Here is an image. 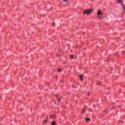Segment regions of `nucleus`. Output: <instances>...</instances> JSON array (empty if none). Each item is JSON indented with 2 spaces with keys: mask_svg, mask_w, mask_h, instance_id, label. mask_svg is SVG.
Listing matches in <instances>:
<instances>
[{
  "mask_svg": "<svg viewBox=\"0 0 125 125\" xmlns=\"http://www.w3.org/2000/svg\"><path fill=\"white\" fill-rule=\"evenodd\" d=\"M97 15H98V18H99V19H102V18L101 17V15H103V13H102V12H101V10H99L98 11Z\"/></svg>",
  "mask_w": 125,
  "mask_h": 125,
  "instance_id": "1",
  "label": "nucleus"
},
{
  "mask_svg": "<svg viewBox=\"0 0 125 125\" xmlns=\"http://www.w3.org/2000/svg\"><path fill=\"white\" fill-rule=\"evenodd\" d=\"M74 58V55H70V59H73Z\"/></svg>",
  "mask_w": 125,
  "mask_h": 125,
  "instance_id": "7",
  "label": "nucleus"
},
{
  "mask_svg": "<svg viewBox=\"0 0 125 125\" xmlns=\"http://www.w3.org/2000/svg\"><path fill=\"white\" fill-rule=\"evenodd\" d=\"M90 119L89 118H86V122H88V121H90Z\"/></svg>",
  "mask_w": 125,
  "mask_h": 125,
  "instance_id": "9",
  "label": "nucleus"
},
{
  "mask_svg": "<svg viewBox=\"0 0 125 125\" xmlns=\"http://www.w3.org/2000/svg\"><path fill=\"white\" fill-rule=\"evenodd\" d=\"M83 75H80L79 77L80 79V81H83Z\"/></svg>",
  "mask_w": 125,
  "mask_h": 125,
  "instance_id": "3",
  "label": "nucleus"
},
{
  "mask_svg": "<svg viewBox=\"0 0 125 125\" xmlns=\"http://www.w3.org/2000/svg\"><path fill=\"white\" fill-rule=\"evenodd\" d=\"M117 1L119 3H122V2H123V1L122 0H117Z\"/></svg>",
  "mask_w": 125,
  "mask_h": 125,
  "instance_id": "5",
  "label": "nucleus"
},
{
  "mask_svg": "<svg viewBox=\"0 0 125 125\" xmlns=\"http://www.w3.org/2000/svg\"><path fill=\"white\" fill-rule=\"evenodd\" d=\"M55 24L54 23L53 24V26H54Z\"/></svg>",
  "mask_w": 125,
  "mask_h": 125,
  "instance_id": "16",
  "label": "nucleus"
},
{
  "mask_svg": "<svg viewBox=\"0 0 125 125\" xmlns=\"http://www.w3.org/2000/svg\"><path fill=\"white\" fill-rule=\"evenodd\" d=\"M92 12V9L85 10L83 14H90Z\"/></svg>",
  "mask_w": 125,
  "mask_h": 125,
  "instance_id": "2",
  "label": "nucleus"
},
{
  "mask_svg": "<svg viewBox=\"0 0 125 125\" xmlns=\"http://www.w3.org/2000/svg\"><path fill=\"white\" fill-rule=\"evenodd\" d=\"M97 84V85H100V84H101V83L99 82V83H98Z\"/></svg>",
  "mask_w": 125,
  "mask_h": 125,
  "instance_id": "10",
  "label": "nucleus"
},
{
  "mask_svg": "<svg viewBox=\"0 0 125 125\" xmlns=\"http://www.w3.org/2000/svg\"><path fill=\"white\" fill-rule=\"evenodd\" d=\"M60 101H61V99H59V102H60Z\"/></svg>",
  "mask_w": 125,
  "mask_h": 125,
  "instance_id": "15",
  "label": "nucleus"
},
{
  "mask_svg": "<svg viewBox=\"0 0 125 125\" xmlns=\"http://www.w3.org/2000/svg\"><path fill=\"white\" fill-rule=\"evenodd\" d=\"M122 7H123V9H124V10H125V6L124 4H122Z\"/></svg>",
  "mask_w": 125,
  "mask_h": 125,
  "instance_id": "8",
  "label": "nucleus"
},
{
  "mask_svg": "<svg viewBox=\"0 0 125 125\" xmlns=\"http://www.w3.org/2000/svg\"><path fill=\"white\" fill-rule=\"evenodd\" d=\"M83 112H84V110H83Z\"/></svg>",
  "mask_w": 125,
  "mask_h": 125,
  "instance_id": "17",
  "label": "nucleus"
},
{
  "mask_svg": "<svg viewBox=\"0 0 125 125\" xmlns=\"http://www.w3.org/2000/svg\"><path fill=\"white\" fill-rule=\"evenodd\" d=\"M51 125H56V123L54 121L52 123Z\"/></svg>",
  "mask_w": 125,
  "mask_h": 125,
  "instance_id": "6",
  "label": "nucleus"
},
{
  "mask_svg": "<svg viewBox=\"0 0 125 125\" xmlns=\"http://www.w3.org/2000/svg\"><path fill=\"white\" fill-rule=\"evenodd\" d=\"M58 72H61V69H58Z\"/></svg>",
  "mask_w": 125,
  "mask_h": 125,
  "instance_id": "12",
  "label": "nucleus"
},
{
  "mask_svg": "<svg viewBox=\"0 0 125 125\" xmlns=\"http://www.w3.org/2000/svg\"><path fill=\"white\" fill-rule=\"evenodd\" d=\"M50 118L51 119H55V115H50Z\"/></svg>",
  "mask_w": 125,
  "mask_h": 125,
  "instance_id": "4",
  "label": "nucleus"
},
{
  "mask_svg": "<svg viewBox=\"0 0 125 125\" xmlns=\"http://www.w3.org/2000/svg\"><path fill=\"white\" fill-rule=\"evenodd\" d=\"M87 93L88 94V95H89V92H87Z\"/></svg>",
  "mask_w": 125,
  "mask_h": 125,
  "instance_id": "14",
  "label": "nucleus"
},
{
  "mask_svg": "<svg viewBox=\"0 0 125 125\" xmlns=\"http://www.w3.org/2000/svg\"><path fill=\"white\" fill-rule=\"evenodd\" d=\"M64 0V1H65V2H67V1H68V0Z\"/></svg>",
  "mask_w": 125,
  "mask_h": 125,
  "instance_id": "13",
  "label": "nucleus"
},
{
  "mask_svg": "<svg viewBox=\"0 0 125 125\" xmlns=\"http://www.w3.org/2000/svg\"><path fill=\"white\" fill-rule=\"evenodd\" d=\"M44 123H45V124H46V123H47V120H45V121H44Z\"/></svg>",
  "mask_w": 125,
  "mask_h": 125,
  "instance_id": "11",
  "label": "nucleus"
}]
</instances>
